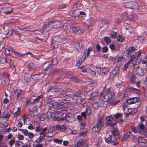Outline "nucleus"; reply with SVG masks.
Masks as SVG:
<instances>
[{
  "instance_id": "9b49d317",
  "label": "nucleus",
  "mask_w": 147,
  "mask_h": 147,
  "mask_svg": "<svg viewBox=\"0 0 147 147\" xmlns=\"http://www.w3.org/2000/svg\"><path fill=\"white\" fill-rule=\"evenodd\" d=\"M63 103H59L57 102L54 101H52L51 104L53 107L55 109H61L63 106Z\"/></svg>"
},
{
  "instance_id": "c03bdc74",
  "label": "nucleus",
  "mask_w": 147,
  "mask_h": 147,
  "mask_svg": "<svg viewBox=\"0 0 147 147\" xmlns=\"http://www.w3.org/2000/svg\"><path fill=\"white\" fill-rule=\"evenodd\" d=\"M7 62V59L4 57H2L0 60V63H3Z\"/></svg>"
},
{
  "instance_id": "7ed1b4c3",
  "label": "nucleus",
  "mask_w": 147,
  "mask_h": 147,
  "mask_svg": "<svg viewBox=\"0 0 147 147\" xmlns=\"http://www.w3.org/2000/svg\"><path fill=\"white\" fill-rule=\"evenodd\" d=\"M12 53H14V55L17 56L18 57L24 56L29 54H31V53L30 52H27L26 53L24 54H20L16 52L14 49L12 48H11L10 49H5V54L7 55H10Z\"/></svg>"
},
{
  "instance_id": "0e129e2a",
  "label": "nucleus",
  "mask_w": 147,
  "mask_h": 147,
  "mask_svg": "<svg viewBox=\"0 0 147 147\" xmlns=\"http://www.w3.org/2000/svg\"><path fill=\"white\" fill-rule=\"evenodd\" d=\"M130 91H132L133 92H135L137 93H138L139 91L138 90L135 88L133 87H131L130 88Z\"/></svg>"
},
{
  "instance_id": "37998d69",
  "label": "nucleus",
  "mask_w": 147,
  "mask_h": 147,
  "mask_svg": "<svg viewBox=\"0 0 147 147\" xmlns=\"http://www.w3.org/2000/svg\"><path fill=\"white\" fill-rule=\"evenodd\" d=\"M20 130L22 131V134L25 136H27L28 132L27 130L26 129H21Z\"/></svg>"
},
{
  "instance_id": "7c9ffc66",
  "label": "nucleus",
  "mask_w": 147,
  "mask_h": 147,
  "mask_svg": "<svg viewBox=\"0 0 147 147\" xmlns=\"http://www.w3.org/2000/svg\"><path fill=\"white\" fill-rule=\"evenodd\" d=\"M136 79L135 76L133 75L131 76V78L130 79V82L132 84H134V83L136 82Z\"/></svg>"
},
{
  "instance_id": "79ce46f5",
  "label": "nucleus",
  "mask_w": 147,
  "mask_h": 147,
  "mask_svg": "<svg viewBox=\"0 0 147 147\" xmlns=\"http://www.w3.org/2000/svg\"><path fill=\"white\" fill-rule=\"evenodd\" d=\"M5 76H6V79L5 80L7 82V81H9V82L7 84H9L12 83V82H9L10 80L9 79V74L7 73L5 74Z\"/></svg>"
},
{
  "instance_id": "69168bd1",
  "label": "nucleus",
  "mask_w": 147,
  "mask_h": 147,
  "mask_svg": "<svg viewBox=\"0 0 147 147\" xmlns=\"http://www.w3.org/2000/svg\"><path fill=\"white\" fill-rule=\"evenodd\" d=\"M42 97L43 96L42 95H40L35 100H34V102L38 101L40 99L42 98Z\"/></svg>"
},
{
  "instance_id": "412c9836",
  "label": "nucleus",
  "mask_w": 147,
  "mask_h": 147,
  "mask_svg": "<svg viewBox=\"0 0 147 147\" xmlns=\"http://www.w3.org/2000/svg\"><path fill=\"white\" fill-rule=\"evenodd\" d=\"M100 71V73L105 74L108 72V69L107 67H105L103 68H100L99 69Z\"/></svg>"
},
{
  "instance_id": "f704fd0d",
  "label": "nucleus",
  "mask_w": 147,
  "mask_h": 147,
  "mask_svg": "<svg viewBox=\"0 0 147 147\" xmlns=\"http://www.w3.org/2000/svg\"><path fill=\"white\" fill-rule=\"evenodd\" d=\"M134 109H129L128 110L127 113L128 114H133L135 113Z\"/></svg>"
},
{
  "instance_id": "f3484780",
  "label": "nucleus",
  "mask_w": 147,
  "mask_h": 147,
  "mask_svg": "<svg viewBox=\"0 0 147 147\" xmlns=\"http://www.w3.org/2000/svg\"><path fill=\"white\" fill-rule=\"evenodd\" d=\"M98 93L97 92H95L91 94V97L89 99V100H91L92 101H94L98 99Z\"/></svg>"
},
{
  "instance_id": "e2e57ef3",
  "label": "nucleus",
  "mask_w": 147,
  "mask_h": 147,
  "mask_svg": "<svg viewBox=\"0 0 147 147\" xmlns=\"http://www.w3.org/2000/svg\"><path fill=\"white\" fill-rule=\"evenodd\" d=\"M108 51V48L107 47H103L102 49V52L106 53Z\"/></svg>"
},
{
  "instance_id": "a19ab883",
  "label": "nucleus",
  "mask_w": 147,
  "mask_h": 147,
  "mask_svg": "<svg viewBox=\"0 0 147 147\" xmlns=\"http://www.w3.org/2000/svg\"><path fill=\"white\" fill-rule=\"evenodd\" d=\"M29 138L30 139L32 140V138L34 137V135L31 132H29L28 133V135Z\"/></svg>"
},
{
  "instance_id": "6e6552de",
  "label": "nucleus",
  "mask_w": 147,
  "mask_h": 147,
  "mask_svg": "<svg viewBox=\"0 0 147 147\" xmlns=\"http://www.w3.org/2000/svg\"><path fill=\"white\" fill-rule=\"evenodd\" d=\"M116 123L117 122L113 120L111 116L107 117L106 121V124L109 125L110 126H113L116 124Z\"/></svg>"
},
{
  "instance_id": "13d9d810",
  "label": "nucleus",
  "mask_w": 147,
  "mask_h": 147,
  "mask_svg": "<svg viewBox=\"0 0 147 147\" xmlns=\"http://www.w3.org/2000/svg\"><path fill=\"white\" fill-rule=\"evenodd\" d=\"M88 70L89 71H88V73L91 74L93 76H95V72L94 71H92L90 68H88Z\"/></svg>"
},
{
  "instance_id": "bb28decb",
  "label": "nucleus",
  "mask_w": 147,
  "mask_h": 147,
  "mask_svg": "<svg viewBox=\"0 0 147 147\" xmlns=\"http://www.w3.org/2000/svg\"><path fill=\"white\" fill-rule=\"evenodd\" d=\"M112 134L113 136H118L119 134L118 129L117 128H114L112 131Z\"/></svg>"
},
{
  "instance_id": "39448f33",
  "label": "nucleus",
  "mask_w": 147,
  "mask_h": 147,
  "mask_svg": "<svg viewBox=\"0 0 147 147\" xmlns=\"http://www.w3.org/2000/svg\"><path fill=\"white\" fill-rule=\"evenodd\" d=\"M83 30L80 27H71L69 28V30L67 31L68 33H81L83 32Z\"/></svg>"
},
{
  "instance_id": "2eb2a0df",
  "label": "nucleus",
  "mask_w": 147,
  "mask_h": 147,
  "mask_svg": "<svg viewBox=\"0 0 147 147\" xmlns=\"http://www.w3.org/2000/svg\"><path fill=\"white\" fill-rule=\"evenodd\" d=\"M48 131H47V127H45L43 129L42 132L40 133V137L41 138L43 139L45 136L48 133Z\"/></svg>"
},
{
  "instance_id": "72a5a7b5",
  "label": "nucleus",
  "mask_w": 147,
  "mask_h": 147,
  "mask_svg": "<svg viewBox=\"0 0 147 147\" xmlns=\"http://www.w3.org/2000/svg\"><path fill=\"white\" fill-rule=\"evenodd\" d=\"M23 144L22 142L18 141L15 144V146L16 147H22Z\"/></svg>"
},
{
  "instance_id": "680f3d73",
  "label": "nucleus",
  "mask_w": 147,
  "mask_h": 147,
  "mask_svg": "<svg viewBox=\"0 0 147 147\" xmlns=\"http://www.w3.org/2000/svg\"><path fill=\"white\" fill-rule=\"evenodd\" d=\"M86 102V100L85 99H82L80 100V102H78V103H80L81 105H83Z\"/></svg>"
},
{
  "instance_id": "a878e982",
  "label": "nucleus",
  "mask_w": 147,
  "mask_h": 147,
  "mask_svg": "<svg viewBox=\"0 0 147 147\" xmlns=\"http://www.w3.org/2000/svg\"><path fill=\"white\" fill-rule=\"evenodd\" d=\"M56 125L51 127L48 131V132L53 133L55 131L57 130Z\"/></svg>"
},
{
  "instance_id": "5fc2aeb1",
  "label": "nucleus",
  "mask_w": 147,
  "mask_h": 147,
  "mask_svg": "<svg viewBox=\"0 0 147 147\" xmlns=\"http://www.w3.org/2000/svg\"><path fill=\"white\" fill-rule=\"evenodd\" d=\"M116 35V33L115 32H112L111 34V37L113 38H115Z\"/></svg>"
},
{
  "instance_id": "393cba45",
  "label": "nucleus",
  "mask_w": 147,
  "mask_h": 147,
  "mask_svg": "<svg viewBox=\"0 0 147 147\" xmlns=\"http://www.w3.org/2000/svg\"><path fill=\"white\" fill-rule=\"evenodd\" d=\"M133 63V62H132V61H131L130 60L128 62L127 64H125L124 67L123 69V70L124 71H125L127 69V67L128 65L129 64L131 67H133L132 66V65H133L132 63Z\"/></svg>"
},
{
  "instance_id": "20e7f679",
  "label": "nucleus",
  "mask_w": 147,
  "mask_h": 147,
  "mask_svg": "<svg viewBox=\"0 0 147 147\" xmlns=\"http://www.w3.org/2000/svg\"><path fill=\"white\" fill-rule=\"evenodd\" d=\"M142 52L141 50H140L139 51L136 52L135 54L131 55L130 57V61L133 62V65H132V66H134L136 64V62L137 61V58L140 55L141 53Z\"/></svg>"
},
{
  "instance_id": "c85d7f7f",
  "label": "nucleus",
  "mask_w": 147,
  "mask_h": 147,
  "mask_svg": "<svg viewBox=\"0 0 147 147\" xmlns=\"http://www.w3.org/2000/svg\"><path fill=\"white\" fill-rule=\"evenodd\" d=\"M56 38H57L56 40L57 42H62L65 40L64 38L60 36H56Z\"/></svg>"
},
{
  "instance_id": "6e6d98bb",
  "label": "nucleus",
  "mask_w": 147,
  "mask_h": 147,
  "mask_svg": "<svg viewBox=\"0 0 147 147\" xmlns=\"http://www.w3.org/2000/svg\"><path fill=\"white\" fill-rule=\"evenodd\" d=\"M15 142V140L14 139H13L9 141V144L10 146H12L14 144Z\"/></svg>"
},
{
  "instance_id": "58836bf2",
  "label": "nucleus",
  "mask_w": 147,
  "mask_h": 147,
  "mask_svg": "<svg viewBox=\"0 0 147 147\" xmlns=\"http://www.w3.org/2000/svg\"><path fill=\"white\" fill-rule=\"evenodd\" d=\"M85 112L86 113V115H90L91 113L90 108L89 107H88L86 108Z\"/></svg>"
},
{
  "instance_id": "ddd939ff",
  "label": "nucleus",
  "mask_w": 147,
  "mask_h": 147,
  "mask_svg": "<svg viewBox=\"0 0 147 147\" xmlns=\"http://www.w3.org/2000/svg\"><path fill=\"white\" fill-rule=\"evenodd\" d=\"M102 125V124L101 122L98 123L92 128V131L95 132H99L100 131L101 127Z\"/></svg>"
},
{
  "instance_id": "f8f14e48",
  "label": "nucleus",
  "mask_w": 147,
  "mask_h": 147,
  "mask_svg": "<svg viewBox=\"0 0 147 147\" xmlns=\"http://www.w3.org/2000/svg\"><path fill=\"white\" fill-rule=\"evenodd\" d=\"M14 92L16 94H17V99L21 96L24 93V92L20 90V89H18L16 87H14L13 88Z\"/></svg>"
},
{
  "instance_id": "9d476101",
  "label": "nucleus",
  "mask_w": 147,
  "mask_h": 147,
  "mask_svg": "<svg viewBox=\"0 0 147 147\" xmlns=\"http://www.w3.org/2000/svg\"><path fill=\"white\" fill-rule=\"evenodd\" d=\"M77 5L76 4H75L73 6L70 14L72 16H74V17L78 16H79V11L77 9H75L77 7Z\"/></svg>"
},
{
  "instance_id": "0eeeda50",
  "label": "nucleus",
  "mask_w": 147,
  "mask_h": 147,
  "mask_svg": "<svg viewBox=\"0 0 147 147\" xmlns=\"http://www.w3.org/2000/svg\"><path fill=\"white\" fill-rule=\"evenodd\" d=\"M87 144L86 140L80 139L77 142L74 147H85L87 146Z\"/></svg>"
},
{
  "instance_id": "5701e85b",
  "label": "nucleus",
  "mask_w": 147,
  "mask_h": 147,
  "mask_svg": "<svg viewBox=\"0 0 147 147\" xmlns=\"http://www.w3.org/2000/svg\"><path fill=\"white\" fill-rule=\"evenodd\" d=\"M113 116L115 119H121L123 116V114L121 113H117L114 115Z\"/></svg>"
},
{
  "instance_id": "f257e3e1",
  "label": "nucleus",
  "mask_w": 147,
  "mask_h": 147,
  "mask_svg": "<svg viewBox=\"0 0 147 147\" xmlns=\"http://www.w3.org/2000/svg\"><path fill=\"white\" fill-rule=\"evenodd\" d=\"M100 97L103 102L99 101L98 102H94L92 105L93 107L95 109H98L100 107L103 106V102L107 101L109 99L114 96V93L109 90H104L102 92L100 93Z\"/></svg>"
},
{
  "instance_id": "052dcab7",
  "label": "nucleus",
  "mask_w": 147,
  "mask_h": 147,
  "mask_svg": "<svg viewBox=\"0 0 147 147\" xmlns=\"http://www.w3.org/2000/svg\"><path fill=\"white\" fill-rule=\"evenodd\" d=\"M142 134L146 137H147V129H144L142 132Z\"/></svg>"
},
{
  "instance_id": "aec40b11",
  "label": "nucleus",
  "mask_w": 147,
  "mask_h": 147,
  "mask_svg": "<svg viewBox=\"0 0 147 147\" xmlns=\"http://www.w3.org/2000/svg\"><path fill=\"white\" fill-rule=\"evenodd\" d=\"M92 51V48L91 47H89L87 50L85 51L84 52V55L86 56H88L90 54V52Z\"/></svg>"
},
{
  "instance_id": "b1692460",
  "label": "nucleus",
  "mask_w": 147,
  "mask_h": 147,
  "mask_svg": "<svg viewBox=\"0 0 147 147\" xmlns=\"http://www.w3.org/2000/svg\"><path fill=\"white\" fill-rule=\"evenodd\" d=\"M86 59V55L85 56L83 55V56L80 59H79L78 62L77 63V64L80 65Z\"/></svg>"
},
{
  "instance_id": "774afa93",
  "label": "nucleus",
  "mask_w": 147,
  "mask_h": 147,
  "mask_svg": "<svg viewBox=\"0 0 147 147\" xmlns=\"http://www.w3.org/2000/svg\"><path fill=\"white\" fill-rule=\"evenodd\" d=\"M146 118V116L145 115H143L140 117V119L142 121H144Z\"/></svg>"
},
{
  "instance_id": "cd10ccee",
  "label": "nucleus",
  "mask_w": 147,
  "mask_h": 147,
  "mask_svg": "<svg viewBox=\"0 0 147 147\" xmlns=\"http://www.w3.org/2000/svg\"><path fill=\"white\" fill-rule=\"evenodd\" d=\"M23 122L24 124H26L27 123V119L29 118L28 116L26 114H24L23 117Z\"/></svg>"
},
{
  "instance_id": "338daca9",
  "label": "nucleus",
  "mask_w": 147,
  "mask_h": 147,
  "mask_svg": "<svg viewBox=\"0 0 147 147\" xmlns=\"http://www.w3.org/2000/svg\"><path fill=\"white\" fill-rule=\"evenodd\" d=\"M41 129V128L40 126L39 125H38L36 127L35 131H40Z\"/></svg>"
},
{
  "instance_id": "4468645a",
  "label": "nucleus",
  "mask_w": 147,
  "mask_h": 147,
  "mask_svg": "<svg viewBox=\"0 0 147 147\" xmlns=\"http://www.w3.org/2000/svg\"><path fill=\"white\" fill-rule=\"evenodd\" d=\"M87 118L86 113L83 112L81 113L80 115H78L77 117V119L79 121H81L83 119H85Z\"/></svg>"
},
{
  "instance_id": "8fccbe9b",
  "label": "nucleus",
  "mask_w": 147,
  "mask_h": 147,
  "mask_svg": "<svg viewBox=\"0 0 147 147\" xmlns=\"http://www.w3.org/2000/svg\"><path fill=\"white\" fill-rule=\"evenodd\" d=\"M18 137L19 140H22L24 139V136L20 133H18Z\"/></svg>"
},
{
  "instance_id": "4c0bfd02",
  "label": "nucleus",
  "mask_w": 147,
  "mask_h": 147,
  "mask_svg": "<svg viewBox=\"0 0 147 147\" xmlns=\"http://www.w3.org/2000/svg\"><path fill=\"white\" fill-rule=\"evenodd\" d=\"M104 40L107 44H109L111 41L110 38L108 37H104Z\"/></svg>"
},
{
  "instance_id": "4d7b16f0",
  "label": "nucleus",
  "mask_w": 147,
  "mask_h": 147,
  "mask_svg": "<svg viewBox=\"0 0 147 147\" xmlns=\"http://www.w3.org/2000/svg\"><path fill=\"white\" fill-rule=\"evenodd\" d=\"M62 140H59L58 139H55L54 140V142L58 144H60L62 142Z\"/></svg>"
},
{
  "instance_id": "1a4fd4ad",
  "label": "nucleus",
  "mask_w": 147,
  "mask_h": 147,
  "mask_svg": "<svg viewBox=\"0 0 147 147\" xmlns=\"http://www.w3.org/2000/svg\"><path fill=\"white\" fill-rule=\"evenodd\" d=\"M48 25L51 27H53L55 28H58L62 26L60 22L59 21H55L54 20L49 22L48 23Z\"/></svg>"
},
{
  "instance_id": "e433bc0d",
  "label": "nucleus",
  "mask_w": 147,
  "mask_h": 147,
  "mask_svg": "<svg viewBox=\"0 0 147 147\" xmlns=\"http://www.w3.org/2000/svg\"><path fill=\"white\" fill-rule=\"evenodd\" d=\"M80 68L81 69L82 71L83 72H88V68H86L84 66H82L81 67H80Z\"/></svg>"
},
{
  "instance_id": "dca6fc26",
  "label": "nucleus",
  "mask_w": 147,
  "mask_h": 147,
  "mask_svg": "<svg viewBox=\"0 0 147 147\" xmlns=\"http://www.w3.org/2000/svg\"><path fill=\"white\" fill-rule=\"evenodd\" d=\"M5 11H3L4 14L6 15H8L11 14L13 12V9L10 7L5 8Z\"/></svg>"
},
{
  "instance_id": "49530a36",
  "label": "nucleus",
  "mask_w": 147,
  "mask_h": 147,
  "mask_svg": "<svg viewBox=\"0 0 147 147\" xmlns=\"http://www.w3.org/2000/svg\"><path fill=\"white\" fill-rule=\"evenodd\" d=\"M120 102L119 100H117L112 101L111 102V104L113 105H116L117 103H119Z\"/></svg>"
},
{
  "instance_id": "f03ea898",
  "label": "nucleus",
  "mask_w": 147,
  "mask_h": 147,
  "mask_svg": "<svg viewBox=\"0 0 147 147\" xmlns=\"http://www.w3.org/2000/svg\"><path fill=\"white\" fill-rule=\"evenodd\" d=\"M74 115L71 113L67 114L62 118L57 117H55V120L59 121L65 120L66 121L71 122L74 121Z\"/></svg>"
},
{
  "instance_id": "423d86ee",
  "label": "nucleus",
  "mask_w": 147,
  "mask_h": 147,
  "mask_svg": "<svg viewBox=\"0 0 147 147\" xmlns=\"http://www.w3.org/2000/svg\"><path fill=\"white\" fill-rule=\"evenodd\" d=\"M134 68L133 71L134 73H136V74L139 76H143L144 74V71L141 68H139L138 65L136 64L134 66H132Z\"/></svg>"
},
{
  "instance_id": "473e14b6",
  "label": "nucleus",
  "mask_w": 147,
  "mask_h": 147,
  "mask_svg": "<svg viewBox=\"0 0 147 147\" xmlns=\"http://www.w3.org/2000/svg\"><path fill=\"white\" fill-rule=\"evenodd\" d=\"M112 137L111 136H109L108 138H105V142L108 143H111V142L112 141Z\"/></svg>"
},
{
  "instance_id": "c756f323",
  "label": "nucleus",
  "mask_w": 147,
  "mask_h": 147,
  "mask_svg": "<svg viewBox=\"0 0 147 147\" xmlns=\"http://www.w3.org/2000/svg\"><path fill=\"white\" fill-rule=\"evenodd\" d=\"M125 59L123 56H121L118 58L117 62H123L125 61Z\"/></svg>"
},
{
  "instance_id": "2f4dec72",
  "label": "nucleus",
  "mask_w": 147,
  "mask_h": 147,
  "mask_svg": "<svg viewBox=\"0 0 147 147\" xmlns=\"http://www.w3.org/2000/svg\"><path fill=\"white\" fill-rule=\"evenodd\" d=\"M21 109L20 107H18L17 109V111L14 114V117H17L19 114L20 111Z\"/></svg>"
},
{
  "instance_id": "603ef678",
  "label": "nucleus",
  "mask_w": 147,
  "mask_h": 147,
  "mask_svg": "<svg viewBox=\"0 0 147 147\" xmlns=\"http://www.w3.org/2000/svg\"><path fill=\"white\" fill-rule=\"evenodd\" d=\"M118 143V141L117 139H114V140H112L111 142V144L113 145H115L117 144Z\"/></svg>"
},
{
  "instance_id": "bf43d9fd",
  "label": "nucleus",
  "mask_w": 147,
  "mask_h": 147,
  "mask_svg": "<svg viewBox=\"0 0 147 147\" xmlns=\"http://www.w3.org/2000/svg\"><path fill=\"white\" fill-rule=\"evenodd\" d=\"M128 30L130 33H133L134 32L135 29V28H133L131 27H130L129 28Z\"/></svg>"
},
{
  "instance_id": "6ab92c4d",
  "label": "nucleus",
  "mask_w": 147,
  "mask_h": 147,
  "mask_svg": "<svg viewBox=\"0 0 147 147\" xmlns=\"http://www.w3.org/2000/svg\"><path fill=\"white\" fill-rule=\"evenodd\" d=\"M131 135V132L129 131L124 134L123 135L122 139L123 141L126 140Z\"/></svg>"
},
{
  "instance_id": "a18cd8bd",
  "label": "nucleus",
  "mask_w": 147,
  "mask_h": 147,
  "mask_svg": "<svg viewBox=\"0 0 147 147\" xmlns=\"http://www.w3.org/2000/svg\"><path fill=\"white\" fill-rule=\"evenodd\" d=\"M46 116L44 114H41L39 117V119L41 121H43L45 119Z\"/></svg>"
},
{
  "instance_id": "864d4df0",
  "label": "nucleus",
  "mask_w": 147,
  "mask_h": 147,
  "mask_svg": "<svg viewBox=\"0 0 147 147\" xmlns=\"http://www.w3.org/2000/svg\"><path fill=\"white\" fill-rule=\"evenodd\" d=\"M123 18L125 20H129L128 15L126 13H124L123 15Z\"/></svg>"
},
{
  "instance_id": "4be33fe9",
  "label": "nucleus",
  "mask_w": 147,
  "mask_h": 147,
  "mask_svg": "<svg viewBox=\"0 0 147 147\" xmlns=\"http://www.w3.org/2000/svg\"><path fill=\"white\" fill-rule=\"evenodd\" d=\"M136 141L138 143L139 142H145V139L140 136H139L137 138H136Z\"/></svg>"
},
{
  "instance_id": "c9c22d12",
  "label": "nucleus",
  "mask_w": 147,
  "mask_h": 147,
  "mask_svg": "<svg viewBox=\"0 0 147 147\" xmlns=\"http://www.w3.org/2000/svg\"><path fill=\"white\" fill-rule=\"evenodd\" d=\"M63 28L64 30L66 31L67 32V31L68 30H69V28L71 27L69 25L67 24H64L63 26Z\"/></svg>"
},
{
  "instance_id": "a211bd4d",
  "label": "nucleus",
  "mask_w": 147,
  "mask_h": 147,
  "mask_svg": "<svg viewBox=\"0 0 147 147\" xmlns=\"http://www.w3.org/2000/svg\"><path fill=\"white\" fill-rule=\"evenodd\" d=\"M55 127L57 128V130H59L61 131H64L66 129V126L63 125H56Z\"/></svg>"
},
{
  "instance_id": "ea45409f",
  "label": "nucleus",
  "mask_w": 147,
  "mask_h": 147,
  "mask_svg": "<svg viewBox=\"0 0 147 147\" xmlns=\"http://www.w3.org/2000/svg\"><path fill=\"white\" fill-rule=\"evenodd\" d=\"M117 40L119 42H122L124 40V38L123 36L119 35V36L117 37Z\"/></svg>"
},
{
  "instance_id": "3c124183",
  "label": "nucleus",
  "mask_w": 147,
  "mask_h": 147,
  "mask_svg": "<svg viewBox=\"0 0 147 147\" xmlns=\"http://www.w3.org/2000/svg\"><path fill=\"white\" fill-rule=\"evenodd\" d=\"M127 103L129 104L134 103L132 98L127 99Z\"/></svg>"
},
{
  "instance_id": "09e8293b",
  "label": "nucleus",
  "mask_w": 147,
  "mask_h": 147,
  "mask_svg": "<svg viewBox=\"0 0 147 147\" xmlns=\"http://www.w3.org/2000/svg\"><path fill=\"white\" fill-rule=\"evenodd\" d=\"M135 48L133 47H131L129 48L128 51L129 53H131L135 50Z\"/></svg>"
},
{
  "instance_id": "de8ad7c7",
  "label": "nucleus",
  "mask_w": 147,
  "mask_h": 147,
  "mask_svg": "<svg viewBox=\"0 0 147 147\" xmlns=\"http://www.w3.org/2000/svg\"><path fill=\"white\" fill-rule=\"evenodd\" d=\"M134 103H136L139 101V98L138 97L132 98Z\"/></svg>"
}]
</instances>
